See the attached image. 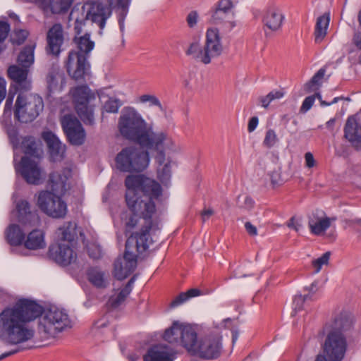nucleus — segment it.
Returning <instances> with one entry per match:
<instances>
[{
    "mask_svg": "<svg viewBox=\"0 0 361 361\" xmlns=\"http://www.w3.org/2000/svg\"><path fill=\"white\" fill-rule=\"evenodd\" d=\"M331 252H326L320 257L313 260L312 265L314 269V273L320 271L323 265H327L330 259Z\"/></svg>",
    "mask_w": 361,
    "mask_h": 361,
    "instance_id": "37998d69",
    "label": "nucleus"
},
{
    "mask_svg": "<svg viewBox=\"0 0 361 361\" xmlns=\"http://www.w3.org/2000/svg\"><path fill=\"white\" fill-rule=\"evenodd\" d=\"M6 240L11 246H19L25 240V234L17 224H11L5 231Z\"/></svg>",
    "mask_w": 361,
    "mask_h": 361,
    "instance_id": "c756f323",
    "label": "nucleus"
},
{
    "mask_svg": "<svg viewBox=\"0 0 361 361\" xmlns=\"http://www.w3.org/2000/svg\"><path fill=\"white\" fill-rule=\"evenodd\" d=\"M314 100H315L314 96L307 97L304 99V101L302 104V106L300 109V111L301 113H305L307 111H309L311 109V107L312 106V105L314 104Z\"/></svg>",
    "mask_w": 361,
    "mask_h": 361,
    "instance_id": "603ef678",
    "label": "nucleus"
},
{
    "mask_svg": "<svg viewBox=\"0 0 361 361\" xmlns=\"http://www.w3.org/2000/svg\"><path fill=\"white\" fill-rule=\"evenodd\" d=\"M326 70L324 68H320L312 78L310 81L305 85L304 90L305 92L310 93L315 90V86L319 85V81L324 78Z\"/></svg>",
    "mask_w": 361,
    "mask_h": 361,
    "instance_id": "a19ab883",
    "label": "nucleus"
},
{
    "mask_svg": "<svg viewBox=\"0 0 361 361\" xmlns=\"http://www.w3.org/2000/svg\"><path fill=\"white\" fill-rule=\"evenodd\" d=\"M6 80L0 77V103L3 101V99L6 97Z\"/></svg>",
    "mask_w": 361,
    "mask_h": 361,
    "instance_id": "e2e57ef3",
    "label": "nucleus"
},
{
    "mask_svg": "<svg viewBox=\"0 0 361 361\" xmlns=\"http://www.w3.org/2000/svg\"><path fill=\"white\" fill-rule=\"evenodd\" d=\"M71 326L68 314L63 310L52 307L39 319L37 331L42 338L55 337L59 333Z\"/></svg>",
    "mask_w": 361,
    "mask_h": 361,
    "instance_id": "39448f33",
    "label": "nucleus"
},
{
    "mask_svg": "<svg viewBox=\"0 0 361 361\" xmlns=\"http://www.w3.org/2000/svg\"><path fill=\"white\" fill-rule=\"evenodd\" d=\"M73 3V0H35V4L44 16L65 14Z\"/></svg>",
    "mask_w": 361,
    "mask_h": 361,
    "instance_id": "412c9836",
    "label": "nucleus"
},
{
    "mask_svg": "<svg viewBox=\"0 0 361 361\" xmlns=\"http://www.w3.org/2000/svg\"><path fill=\"white\" fill-rule=\"evenodd\" d=\"M118 126L125 139L137 144L147 128V123L135 109L128 107L122 112Z\"/></svg>",
    "mask_w": 361,
    "mask_h": 361,
    "instance_id": "0eeeda50",
    "label": "nucleus"
},
{
    "mask_svg": "<svg viewBox=\"0 0 361 361\" xmlns=\"http://www.w3.org/2000/svg\"><path fill=\"white\" fill-rule=\"evenodd\" d=\"M85 13H82V17H76L75 19V25L74 30L77 35H80L82 32V27L85 25V22L87 19H86V16H83Z\"/></svg>",
    "mask_w": 361,
    "mask_h": 361,
    "instance_id": "3c124183",
    "label": "nucleus"
},
{
    "mask_svg": "<svg viewBox=\"0 0 361 361\" xmlns=\"http://www.w3.org/2000/svg\"><path fill=\"white\" fill-rule=\"evenodd\" d=\"M353 322L346 312L335 314L324 327L326 334L323 344L324 357L327 361H342L347 350V339L345 333L352 327Z\"/></svg>",
    "mask_w": 361,
    "mask_h": 361,
    "instance_id": "20e7f679",
    "label": "nucleus"
},
{
    "mask_svg": "<svg viewBox=\"0 0 361 361\" xmlns=\"http://www.w3.org/2000/svg\"><path fill=\"white\" fill-rule=\"evenodd\" d=\"M116 168L123 172L140 173L149 166L150 158L147 150L130 146L123 148L116 157Z\"/></svg>",
    "mask_w": 361,
    "mask_h": 361,
    "instance_id": "423d86ee",
    "label": "nucleus"
},
{
    "mask_svg": "<svg viewBox=\"0 0 361 361\" xmlns=\"http://www.w3.org/2000/svg\"><path fill=\"white\" fill-rule=\"evenodd\" d=\"M259 102L261 104L262 106L265 109H267L269 106V104L271 102L268 94H267L266 96L259 97Z\"/></svg>",
    "mask_w": 361,
    "mask_h": 361,
    "instance_id": "338daca9",
    "label": "nucleus"
},
{
    "mask_svg": "<svg viewBox=\"0 0 361 361\" xmlns=\"http://www.w3.org/2000/svg\"><path fill=\"white\" fill-rule=\"evenodd\" d=\"M71 92L75 108L80 119L85 124L94 123L93 106L90 102L95 99V95L87 85L77 86Z\"/></svg>",
    "mask_w": 361,
    "mask_h": 361,
    "instance_id": "9d476101",
    "label": "nucleus"
},
{
    "mask_svg": "<svg viewBox=\"0 0 361 361\" xmlns=\"http://www.w3.org/2000/svg\"><path fill=\"white\" fill-rule=\"evenodd\" d=\"M110 6H116L121 10L120 17L118 18V24L121 30L123 32L124 30V20L128 11V6L130 0H106Z\"/></svg>",
    "mask_w": 361,
    "mask_h": 361,
    "instance_id": "58836bf2",
    "label": "nucleus"
},
{
    "mask_svg": "<svg viewBox=\"0 0 361 361\" xmlns=\"http://www.w3.org/2000/svg\"><path fill=\"white\" fill-rule=\"evenodd\" d=\"M61 126L68 140L73 145H81L85 140V132L80 121L71 114L62 117Z\"/></svg>",
    "mask_w": 361,
    "mask_h": 361,
    "instance_id": "f3484780",
    "label": "nucleus"
},
{
    "mask_svg": "<svg viewBox=\"0 0 361 361\" xmlns=\"http://www.w3.org/2000/svg\"><path fill=\"white\" fill-rule=\"evenodd\" d=\"M10 25L4 21H0V43L3 42L8 35Z\"/></svg>",
    "mask_w": 361,
    "mask_h": 361,
    "instance_id": "864d4df0",
    "label": "nucleus"
},
{
    "mask_svg": "<svg viewBox=\"0 0 361 361\" xmlns=\"http://www.w3.org/2000/svg\"><path fill=\"white\" fill-rule=\"evenodd\" d=\"M258 121L259 120L257 116H253L250 119L247 126L248 132L251 133L255 130L257 126Z\"/></svg>",
    "mask_w": 361,
    "mask_h": 361,
    "instance_id": "0e129e2a",
    "label": "nucleus"
},
{
    "mask_svg": "<svg viewBox=\"0 0 361 361\" xmlns=\"http://www.w3.org/2000/svg\"><path fill=\"white\" fill-rule=\"evenodd\" d=\"M74 41L76 44L77 50L80 55L89 58L90 51L94 47V42L90 39V35L85 34L80 37H75Z\"/></svg>",
    "mask_w": 361,
    "mask_h": 361,
    "instance_id": "7c9ffc66",
    "label": "nucleus"
},
{
    "mask_svg": "<svg viewBox=\"0 0 361 361\" xmlns=\"http://www.w3.org/2000/svg\"><path fill=\"white\" fill-rule=\"evenodd\" d=\"M305 165L308 168H312L315 165V160L311 152H307L305 154Z\"/></svg>",
    "mask_w": 361,
    "mask_h": 361,
    "instance_id": "bf43d9fd",
    "label": "nucleus"
},
{
    "mask_svg": "<svg viewBox=\"0 0 361 361\" xmlns=\"http://www.w3.org/2000/svg\"><path fill=\"white\" fill-rule=\"evenodd\" d=\"M277 142L278 137L275 131L273 129H269L266 132L263 145L267 148H271L274 147Z\"/></svg>",
    "mask_w": 361,
    "mask_h": 361,
    "instance_id": "a18cd8bd",
    "label": "nucleus"
},
{
    "mask_svg": "<svg viewBox=\"0 0 361 361\" xmlns=\"http://www.w3.org/2000/svg\"><path fill=\"white\" fill-rule=\"evenodd\" d=\"M87 57L80 55L78 51L74 50L68 53L65 67L70 77L75 80L84 79L85 75L90 69V63Z\"/></svg>",
    "mask_w": 361,
    "mask_h": 361,
    "instance_id": "a211bd4d",
    "label": "nucleus"
},
{
    "mask_svg": "<svg viewBox=\"0 0 361 361\" xmlns=\"http://www.w3.org/2000/svg\"><path fill=\"white\" fill-rule=\"evenodd\" d=\"M224 52V45L219 30L216 27L208 28L205 33L203 45L204 65L210 64L212 61L219 57Z\"/></svg>",
    "mask_w": 361,
    "mask_h": 361,
    "instance_id": "ddd939ff",
    "label": "nucleus"
},
{
    "mask_svg": "<svg viewBox=\"0 0 361 361\" xmlns=\"http://www.w3.org/2000/svg\"><path fill=\"white\" fill-rule=\"evenodd\" d=\"M337 220L336 216L319 217L317 213L312 212L308 217V226L310 232L316 235H322Z\"/></svg>",
    "mask_w": 361,
    "mask_h": 361,
    "instance_id": "393cba45",
    "label": "nucleus"
},
{
    "mask_svg": "<svg viewBox=\"0 0 361 361\" xmlns=\"http://www.w3.org/2000/svg\"><path fill=\"white\" fill-rule=\"evenodd\" d=\"M245 228L247 233L251 236H255L257 235V229L256 226L252 225L250 222L247 221L245 224Z\"/></svg>",
    "mask_w": 361,
    "mask_h": 361,
    "instance_id": "052dcab7",
    "label": "nucleus"
},
{
    "mask_svg": "<svg viewBox=\"0 0 361 361\" xmlns=\"http://www.w3.org/2000/svg\"><path fill=\"white\" fill-rule=\"evenodd\" d=\"M121 106V103L118 99H109L104 105V109L108 113H116Z\"/></svg>",
    "mask_w": 361,
    "mask_h": 361,
    "instance_id": "49530a36",
    "label": "nucleus"
},
{
    "mask_svg": "<svg viewBox=\"0 0 361 361\" xmlns=\"http://www.w3.org/2000/svg\"><path fill=\"white\" fill-rule=\"evenodd\" d=\"M164 339L170 343H180L190 355L204 360L217 358L222 348L221 338L219 335H209L198 340L192 326L178 322H174L165 331Z\"/></svg>",
    "mask_w": 361,
    "mask_h": 361,
    "instance_id": "7ed1b4c3",
    "label": "nucleus"
},
{
    "mask_svg": "<svg viewBox=\"0 0 361 361\" xmlns=\"http://www.w3.org/2000/svg\"><path fill=\"white\" fill-rule=\"evenodd\" d=\"M233 6L231 0H219L210 11L209 22L214 25L223 23Z\"/></svg>",
    "mask_w": 361,
    "mask_h": 361,
    "instance_id": "bb28decb",
    "label": "nucleus"
},
{
    "mask_svg": "<svg viewBox=\"0 0 361 361\" xmlns=\"http://www.w3.org/2000/svg\"><path fill=\"white\" fill-rule=\"evenodd\" d=\"M176 350L166 344H157L150 347L143 355L144 361H174Z\"/></svg>",
    "mask_w": 361,
    "mask_h": 361,
    "instance_id": "4be33fe9",
    "label": "nucleus"
},
{
    "mask_svg": "<svg viewBox=\"0 0 361 361\" xmlns=\"http://www.w3.org/2000/svg\"><path fill=\"white\" fill-rule=\"evenodd\" d=\"M185 54L195 61L204 64L203 46L199 42H191L185 50Z\"/></svg>",
    "mask_w": 361,
    "mask_h": 361,
    "instance_id": "e433bc0d",
    "label": "nucleus"
},
{
    "mask_svg": "<svg viewBox=\"0 0 361 361\" xmlns=\"http://www.w3.org/2000/svg\"><path fill=\"white\" fill-rule=\"evenodd\" d=\"M88 281L97 288H104L106 286L105 274L97 267H92L87 272Z\"/></svg>",
    "mask_w": 361,
    "mask_h": 361,
    "instance_id": "72a5a7b5",
    "label": "nucleus"
},
{
    "mask_svg": "<svg viewBox=\"0 0 361 361\" xmlns=\"http://www.w3.org/2000/svg\"><path fill=\"white\" fill-rule=\"evenodd\" d=\"M271 178V182L273 185H279L281 183V178H280V174L274 171L270 175Z\"/></svg>",
    "mask_w": 361,
    "mask_h": 361,
    "instance_id": "69168bd1",
    "label": "nucleus"
},
{
    "mask_svg": "<svg viewBox=\"0 0 361 361\" xmlns=\"http://www.w3.org/2000/svg\"><path fill=\"white\" fill-rule=\"evenodd\" d=\"M43 99L37 94L20 92L17 97L14 118L20 123H29L34 121L42 111Z\"/></svg>",
    "mask_w": 361,
    "mask_h": 361,
    "instance_id": "6e6552de",
    "label": "nucleus"
},
{
    "mask_svg": "<svg viewBox=\"0 0 361 361\" xmlns=\"http://www.w3.org/2000/svg\"><path fill=\"white\" fill-rule=\"evenodd\" d=\"M344 136L355 147H361V125L355 116L348 118L344 128Z\"/></svg>",
    "mask_w": 361,
    "mask_h": 361,
    "instance_id": "a878e982",
    "label": "nucleus"
},
{
    "mask_svg": "<svg viewBox=\"0 0 361 361\" xmlns=\"http://www.w3.org/2000/svg\"><path fill=\"white\" fill-rule=\"evenodd\" d=\"M35 44L25 46L18 56V63L20 66L29 68L34 63Z\"/></svg>",
    "mask_w": 361,
    "mask_h": 361,
    "instance_id": "473e14b6",
    "label": "nucleus"
},
{
    "mask_svg": "<svg viewBox=\"0 0 361 361\" xmlns=\"http://www.w3.org/2000/svg\"><path fill=\"white\" fill-rule=\"evenodd\" d=\"M28 71L29 70L27 68L23 66L19 67L17 65H12L8 68V76L16 83V85L14 87L15 90L13 92L12 91V86L9 90L5 104L6 110L11 109L14 95L17 91H27L30 89L31 82L29 80H27Z\"/></svg>",
    "mask_w": 361,
    "mask_h": 361,
    "instance_id": "f8f14e48",
    "label": "nucleus"
},
{
    "mask_svg": "<svg viewBox=\"0 0 361 361\" xmlns=\"http://www.w3.org/2000/svg\"><path fill=\"white\" fill-rule=\"evenodd\" d=\"M307 295L303 297L300 295H296L293 299V305L295 310H300L302 307V304L307 299Z\"/></svg>",
    "mask_w": 361,
    "mask_h": 361,
    "instance_id": "4d7b16f0",
    "label": "nucleus"
},
{
    "mask_svg": "<svg viewBox=\"0 0 361 361\" xmlns=\"http://www.w3.org/2000/svg\"><path fill=\"white\" fill-rule=\"evenodd\" d=\"M75 225L71 221L65 223L59 228V235L64 243H70L74 240Z\"/></svg>",
    "mask_w": 361,
    "mask_h": 361,
    "instance_id": "4c0bfd02",
    "label": "nucleus"
},
{
    "mask_svg": "<svg viewBox=\"0 0 361 361\" xmlns=\"http://www.w3.org/2000/svg\"><path fill=\"white\" fill-rule=\"evenodd\" d=\"M39 208L53 218H63L67 213V206L59 195L49 191H42L37 199Z\"/></svg>",
    "mask_w": 361,
    "mask_h": 361,
    "instance_id": "9b49d317",
    "label": "nucleus"
},
{
    "mask_svg": "<svg viewBox=\"0 0 361 361\" xmlns=\"http://www.w3.org/2000/svg\"><path fill=\"white\" fill-rule=\"evenodd\" d=\"M24 246L28 250H39L46 247L44 233L40 229L30 232L24 241Z\"/></svg>",
    "mask_w": 361,
    "mask_h": 361,
    "instance_id": "c85d7f7f",
    "label": "nucleus"
},
{
    "mask_svg": "<svg viewBox=\"0 0 361 361\" xmlns=\"http://www.w3.org/2000/svg\"><path fill=\"white\" fill-rule=\"evenodd\" d=\"M64 42V32L61 24L54 23L47 33V52L56 57H58L62 49L61 47Z\"/></svg>",
    "mask_w": 361,
    "mask_h": 361,
    "instance_id": "aec40b11",
    "label": "nucleus"
},
{
    "mask_svg": "<svg viewBox=\"0 0 361 361\" xmlns=\"http://www.w3.org/2000/svg\"><path fill=\"white\" fill-rule=\"evenodd\" d=\"M271 101L275 99H280L284 96V92L283 90H273L268 94Z\"/></svg>",
    "mask_w": 361,
    "mask_h": 361,
    "instance_id": "680f3d73",
    "label": "nucleus"
},
{
    "mask_svg": "<svg viewBox=\"0 0 361 361\" xmlns=\"http://www.w3.org/2000/svg\"><path fill=\"white\" fill-rule=\"evenodd\" d=\"M42 138L46 142L51 159L54 161H61L64 158L66 145L51 131L44 132Z\"/></svg>",
    "mask_w": 361,
    "mask_h": 361,
    "instance_id": "5701e85b",
    "label": "nucleus"
},
{
    "mask_svg": "<svg viewBox=\"0 0 361 361\" xmlns=\"http://www.w3.org/2000/svg\"><path fill=\"white\" fill-rule=\"evenodd\" d=\"M129 295H130V293H128V291H126L122 288L118 293L111 295L109 298L107 305L111 308H113V309L118 308L121 305H123V303L125 302L126 298Z\"/></svg>",
    "mask_w": 361,
    "mask_h": 361,
    "instance_id": "ea45409f",
    "label": "nucleus"
},
{
    "mask_svg": "<svg viewBox=\"0 0 361 361\" xmlns=\"http://www.w3.org/2000/svg\"><path fill=\"white\" fill-rule=\"evenodd\" d=\"M214 214V211L212 209H204L202 212L201 216L203 221H207Z\"/></svg>",
    "mask_w": 361,
    "mask_h": 361,
    "instance_id": "774afa93",
    "label": "nucleus"
},
{
    "mask_svg": "<svg viewBox=\"0 0 361 361\" xmlns=\"http://www.w3.org/2000/svg\"><path fill=\"white\" fill-rule=\"evenodd\" d=\"M42 308L36 302L23 299L0 313V339L11 345H18L31 340L34 330L29 322L39 317Z\"/></svg>",
    "mask_w": 361,
    "mask_h": 361,
    "instance_id": "f03ea898",
    "label": "nucleus"
},
{
    "mask_svg": "<svg viewBox=\"0 0 361 361\" xmlns=\"http://www.w3.org/2000/svg\"><path fill=\"white\" fill-rule=\"evenodd\" d=\"M16 170L28 184L39 185L44 178V172L39 163L28 157H22Z\"/></svg>",
    "mask_w": 361,
    "mask_h": 361,
    "instance_id": "dca6fc26",
    "label": "nucleus"
},
{
    "mask_svg": "<svg viewBox=\"0 0 361 361\" xmlns=\"http://www.w3.org/2000/svg\"><path fill=\"white\" fill-rule=\"evenodd\" d=\"M111 7L116 6L104 5L96 1H87L82 6V13L86 16V19L97 23L101 30L106 25V20L111 16Z\"/></svg>",
    "mask_w": 361,
    "mask_h": 361,
    "instance_id": "4468645a",
    "label": "nucleus"
},
{
    "mask_svg": "<svg viewBox=\"0 0 361 361\" xmlns=\"http://www.w3.org/2000/svg\"><path fill=\"white\" fill-rule=\"evenodd\" d=\"M126 202L132 215L126 221V231L131 232L136 226L139 233H133L126 240L123 260L114 262V276L123 280L137 267V255L147 250L150 243L149 231L158 228L157 209L155 200L162 195V188L156 180L144 175H128L125 179Z\"/></svg>",
    "mask_w": 361,
    "mask_h": 361,
    "instance_id": "f257e3e1",
    "label": "nucleus"
},
{
    "mask_svg": "<svg viewBox=\"0 0 361 361\" xmlns=\"http://www.w3.org/2000/svg\"><path fill=\"white\" fill-rule=\"evenodd\" d=\"M71 175V171L68 169L51 173L48 180V185L51 192L63 195L66 190V182Z\"/></svg>",
    "mask_w": 361,
    "mask_h": 361,
    "instance_id": "b1692460",
    "label": "nucleus"
},
{
    "mask_svg": "<svg viewBox=\"0 0 361 361\" xmlns=\"http://www.w3.org/2000/svg\"><path fill=\"white\" fill-rule=\"evenodd\" d=\"M285 20L283 9L274 2H269L262 11V23L264 30L273 32L281 30Z\"/></svg>",
    "mask_w": 361,
    "mask_h": 361,
    "instance_id": "2eb2a0df",
    "label": "nucleus"
},
{
    "mask_svg": "<svg viewBox=\"0 0 361 361\" xmlns=\"http://www.w3.org/2000/svg\"><path fill=\"white\" fill-rule=\"evenodd\" d=\"M202 291L198 288H191L186 292L180 293L170 303V307H176L188 301L190 298L199 296Z\"/></svg>",
    "mask_w": 361,
    "mask_h": 361,
    "instance_id": "c9c22d12",
    "label": "nucleus"
},
{
    "mask_svg": "<svg viewBox=\"0 0 361 361\" xmlns=\"http://www.w3.org/2000/svg\"><path fill=\"white\" fill-rule=\"evenodd\" d=\"M28 36V32L24 30H20L15 32L14 37L12 39V42L14 44L20 45L23 44Z\"/></svg>",
    "mask_w": 361,
    "mask_h": 361,
    "instance_id": "de8ad7c7",
    "label": "nucleus"
},
{
    "mask_svg": "<svg viewBox=\"0 0 361 361\" xmlns=\"http://www.w3.org/2000/svg\"><path fill=\"white\" fill-rule=\"evenodd\" d=\"M243 199V201L241 202L240 197H238L239 207L247 211L251 210L255 204L254 200L249 196H245Z\"/></svg>",
    "mask_w": 361,
    "mask_h": 361,
    "instance_id": "8fccbe9b",
    "label": "nucleus"
},
{
    "mask_svg": "<svg viewBox=\"0 0 361 361\" xmlns=\"http://www.w3.org/2000/svg\"><path fill=\"white\" fill-rule=\"evenodd\" d=\"M198 17V13L196 11H190L186 17V22L189 27L192 28L197 25Z\"/></svg>",
    "mask_w": 361,
    "mask_h": 361,
    "instance_id": "5fc2aeb1",
    "label": "nucleus"
},
{
    "mask_svg": "<svg viewBox=\"0 0 361 361\" xmlns=\"http://www.w3.org/2000/svg\"><path fill=\"white\" fill-rule=\"evenodd\" d=\"M18 221L26 226H32L39 221V216L30 210V204L26 200H20L16 204Z\"/></svg>",
    "mask_w": 361,
    "mask_h": 361,
    "instance_id": "cd10ccee",
    "label": "nucleus"
},
{
    "mask_svg": "<svg viewBox=\"0 0 361 361\" xmlns=\"http://www.w3.org/2000/svg\"><path fill=\"white\" fill-rule=\"evenodd\" d=\"M142 148L157 153L155 159L161 166L165 161V148L173 145L171 138L162 130L154 131L147 126L142 137L137 142Z\"/></svg>",
    "mask_w": 361,
    "mask_h": 361,
    "instance_id": "1a4fd4ad",
    "label": "nucleus"
},
{
    "mask_svg": "<svg viewBox=\"0 0 361 361\" xmlns=\"http://www.w3.org/2000/svg\"><path fill=\"white\" fill-rule=\"evenodd\" d=\"M171 176V161H168L164 164L161 167H159L157 169V177L159 180L163 183L166 184Z\"/></svg>",
    "mask_w": 361,
    "mask_h": 361,
    "instance_id": "79ce46f5",
    "label": "nucleus"
},
{
    "mask_svg": "<svg viewBox=\"0 0 361 361\" xmlns=\"http://www.w3.org/2000/svg\"><path fill=\"white\" fill-rule=\"evenodd\" d=\"M329 21V14H324L317 18L314 30V41L316 43H320L326 35Z\"/></svg>",
    "mask_w": 361,
    "mask_h": 361,
    "instance_id": "2f4dec72",
    "label": "nucleus"
},
{
    "mask_svg": "<svg viewBox=\"0 0 361 361\" xmlns=\"http://www.w3.org/2000/svg\"><path fill=\"white\" fill-rule=\"evenodd\" d=\"M352 43L355 47L361 51V32H356L354 33L352 38ZM359 63H361V54L358 57Z\"/></svg>",
    "mask_w": 361,
    "mask_h": 361,
    "instance_id": "6e6d98bb",
    "label": "nucleus"
},
{
    "mask_svg": "<svg viewBox=\"0 0 361 361\" xmlns=\"http://www.w3.org/2000/svg\"><path fill=\"white\" fill-rule=\"evenodd\" d=\"M22 148L26 155L37 158L40 157L42 152L33 137H25L22 141Z\"/></svg>",
    "mask_w": 361,
    "mask_h": 361,
    "instance_id": "f704fd0d",
    "label": "nucleus"
},
{
    "mask_svg": "<svg viewBox=\"0 0 361 361\" xmlns=\"http://www.w3.org/2000/svg\"><path fill=\"white\" fill-rule=\"evenodd\" d=\"M139 102L140 103H149V106H157L161 111L163 110V106L159 101V99L155 96L152 94H142L139 99Z\"/></svg>",
    "mask_w": 361,
    "mask_h": 361,
    "instance_id": "c03bdc74",
    "label": "nucleus"
},
{
    "mask_svg": "<svg viewBox=\"0 0 361 361\" xmlns=\"http://www.w3.org/2000/svg\"><path fill=\"white\" fill-rule=\"evenodd\" d=\"M59 73L60 71L59 66L53 65L51 69L49 70L47 77V80L49 85H52L55 83V82L56 81V77L59 75Z\"/></svg>",
    "mask_w": 361,
    "mask_h": 361,
    "instance_id": "09e8293b",
    "label": "nucleus"
},
{
    "mask_svg": "<svg viewBox=\"0 0 361 361\" xmlns=\"http://www.w3.org/2000/svg\"><path fill=\"white\" fill-rule=\"evenodd\" d=\"M49 257L61 266H68L75 262L77 255L68 243H59L51 245L48 251Z\"/></svg>",
    "mask_w": 361,
    "mask_h": 361,
    "instance_id": "6ab92c4d",
    "label": "nucleus"
},
{
    "mask_svg": "<svg viewBox=\"0 0 361 361\" xmlns=\"http://www.w3.org/2000/svg\"><path fill=\"white\" fill-rule=\"evenodd\" d=\"M287 226L290 228L294 229L295 231H299L302 227L301 224L298 222L294 216L291 217L287 223Z\"/></svg>",
    "mask_w": 361,
    "mask_h": 361,
    "instance_id": "13d9d810",
    "label": "nucleus"
}]
</instances>
